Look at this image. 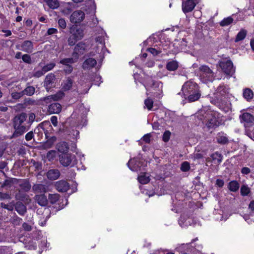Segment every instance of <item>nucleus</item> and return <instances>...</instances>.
I'll return each instance as SVG.
<instances>
[{
	"label": "nucleus",
	"mask_w": 254,
	"mask_h": 254,
	"mask_svg": "<svg viewBox=\"0 0 254 254\" xmlns=\"http://www.w3.org/2000/svg\"><path fill=\"white\" fill-rule=\"evenodd\" d=\"M27 114L22 112L16 115L12 119V127L14 132L10 136V138H15L22 135L29 129V126L23 125V123L27 119Z\"/></svg>",
	"instance_id": "obj_1"
},
{
	"label": "nucleus",
	"mask_w": 254,
	"mask_h": 254,
	"mask_svg": "<svg viewBox=\"0 0 254 254\" xmlns=\"http://www.w3.org/2000/svg\"><path fill=\"white\" fill-rule=\"evenodd\" d=\"M17 182L19 183L20 190H19V193L16 195V197L17 199L23 200L27 195L21 193V191L25 192H28L31 188V185L28 179L18 180Z\"/></svg>",
	"instance_id": "obj_2"
},
{
	"label": "nucleus",
	"mask_w": 254,
	"mask_h": 254,
	"mask_svg": "<svg viewBox=\"0 0 254 254\" xmlns=\"http://www.w3.org/2000/svg\"><path fill=\"white\" fill-rule=\"evenodd\" d=\"M200 76L205 82H212L214 79V73L206 65H202L199 67Z\"/></svg>",
	"instance_id": "obj_3"
},
{
	"label": "nucleus",
	"mask_w": 254,
	"mask_h": 254,
	"mask_svg": "<svg viewBox=\"0 0 254 254\" xmlns=\"http://www.w3.org/2000/svg\"><path fill=\"white\" fill-rule=\"evenodd\" d=\"M205 125L208 129L215 128L219 127V122L212 112L206 113L204 117Z\"/></svg>",
	"instance_id": "obj_4"
},
{
	"label": "nucleus",
	"mask_w": 254,
	"mask_h": 254,
	"mask_svg": "<svg viewBox=\"0 0 254 254\" xmlns=\"http://www.w3.org/2000/svg\"><path fill=\"white\" fill-rule=\"evenodd\" d=\"M219 66L226 74L232 76L235 72V68L231 60H223L219 62Z\"/></svg>",
	"instance_id": "obj_5"
},
{
	"label": "nucleus",
	"mask_w": 254,
	"mask_h": 254,
	"mask_svg": "<svg viewBox=\"0 0 254 254\" xmlns=\"http://www.w3.org/2000/svg\"><path fill=\"white\" fill-rule=\"evenodd\" d=\"M199 88L198 85L194 82L189 80L186 82L182 86V91L184 96L186 97L189 93L193 92Z\"/></svg>",
	"instance_id": "obj_6"
},
{
	"label": "nucleus",
	"mask_w": 254,
	"mask_h": 254,
	"mask_svg": "<svg viewBox=\"0 0 254 254\" xmlns=\"http://www.w3.org/2000/svg\"><path fill=\"white\" fill-rule=\"evenodd\" d=\"M56 76L53 73H50L46 76L44 81V86L47 91L55 87Z\"/></svg>",
	"instance_id": "obj_7"
},
{
	"label": "nucleus",
	"mask_w": 254,
	"mask_h": 254,
	"mask_svg": "<svg viewBox=\"0 0 254 254\" xmlns=\"http://www.w3.org/2000/svg\"><path fill=\"white\" fill-rule=\"evenodd\" d=\"M16 48L27 53H32L34 49L33 42L30 40L24 41L20 45H16Z\"/></svg>",
	"instance_id": "obj_8"
},
{
	"label": "nucleus",
	"mask_w": 254,
	"mask_h": 254,
	"mask_svg": "<svg viewBox=\"0 0 254 254\" xmlns=\"http://www.w3.org/2000/svg\"><path fill=\"white\" fill-rule=\"evenodd\" d=\"M85 18V14L81 10L74 11L70 16V21L71 23L77 24L80 23Z\"/></svg>",
	"instance_id": "obj_9"
},
{
	"label": "nucleus",
	"mask_w": 254,
	"mask_h": 254,
	"mask_svg": "<svg viewBox=\"0 0 254 254\" xmlns=\"http://www.w3.org/2000/svg\"><path fill=\"white\" fill-rule=\"evenodd\" d=\"M59 157L60 163L64 167L69 166L73 159L72 155L68 153L61 154Z\"/></svg>",
	"instance_id": "obj_10"
},
{
	"label": "nucleus",
	"mask_w": 254,
	"mask_h": 254,
	"mask_svg": "<svg viewBox=\"0 0 254 254\" xmlns=\"http://www.w3.org/2000/svg\"><path fill=\"white\" fill-rule=\"evenodd\" d=\"M85 44L83 42L78 43L74 47V51L72 53V57L76 60H78L79 55L84 54L85 50Z\"/></svg>",
	"instance_id": "obj_11"
},
{
	"label": "nucleus",
	"mask_w": 254,
	"mask_h": 254,
	"mask_svg": "<svg viewBox=\"0 0 254 254\" xmlns=\"http://www.w3.org/2000/svg\"><path fill=\"white\" fill-rule=\"evenodd\" d=\"M195 5L194 0H187L182 3V10L185 13H187L192 11Z\"/></svg>",
	"instance_id": "obj_12"
},
{
	"label": "nucleus",
	"mask_w": 254,
	"mask_h": 254,
	"mask_svg": "<svg viewBox=\"0 0 254 254\" xmlns=\"http://www.w3.org/2000/svg\"><path fill=\"white\" fill-rule=\"evenodd\" d=\"M55 186L57 190L59 192H66L69 189V184L64 180H60L56 182Z\"/></svg>",
	"instance_id": "obj_13"
},
{
	"label": "nucleus",
	"mask_w": 254,
	"mask_h": 254,
	"mask_svg": "<svg viewBox=\"0 0 254 254\" xmlns=\"http://www.w3.org/2000/svg\"><path fill=\"white\" fill-rule=\"evenodd\" d=\"M74 83L73 77H67L62 82L61 86L64 91H67L71 89Z\"/></svg>",
	"instance_id": "obj_14"
},
{
	"label": "nucleus",
	"mask_w": 254,
	"mask_h": 254,
	"mask_svg": "<svg viewBox=\"0 0 254 254\" xmlns=\"http://www.w3.org/2000/svg\"><path fill=\"white\" fill-rule=\"evenodd\" d=\"M201 96V91L198 89L193 92L189 93L188 95H186L185 97V99L188 100L189 102H192L198 100Z\"/></svg>",
	"instance_id": "obj_15"
},
{
	"label": "nucleus",
	"mask_w": 254,
	"mask_h": 254,
	"mask_svg": "<svg viewBox=\"0 0 254 254\" xmlns=\"http://www.w3.org/2000/svg\"><path fill=\"white\" fill-rule=\"evenodd\" d=\"M70 32L78 40L81 39L84 36L83 30L77 26H73L70 28Z\"/></svg>",
	"instance_id": "obj_16"
},
{
	"label": "nucleus",
	"mask_w": 254,
	"mask_h": 254,
	"mask_svg": "<svg viewBox=\"0 0 254 254\" xmlns=\"http://www.w3.org/2000/svg\"><path fill=\"white\" fill-rule=\"evenodd\" d=\"M44 133L45 134L47 141L43 144V147L45 149L50 148L52 147L54 142L56 141L57 137L55 136L49 137L48 135V132L47 130L44 131Z\"/></svg>",
	"instance_id": "obj_17"
},
{
	"label": "nucleus",
	"mask_w": 254,
	"mask_h": 254,
	"mask_svg": "<svg viewBox=\"0 0 254 254\" xmlns=\"http://www.w3.org/2000/svg\"><path fill=\"white\" fill-rule=\"evenodd\" d=\"M127 165L128 168L132 171L140 170V162L135 158L130 159Z\"/></svg>",
	"instance_id": "obj_18"
},
{
	"label": "nucleus",
	"mask_w": 254,
	"mask_h": 254,
	"mask_svg": "<svg viewBox=\"0 0 254 254\" xmlns=\"http://www.w3.org/2000/svg\"><path fill=\"white\" fill-rule=\"evenodd\" d=\"M62 110V106L57 102H54L48 106V112L50 114H59Z\"/></svg>",
	"instance_id": "obj_19"
},
{
	"label": "nucleus",
	"mask_w": 254,
	"mask_h": 254,
	"mask_svg": "<svg viewBox=\"0 0 254 254\" xmlns=\"http://www.w3.org/2000/svg\"><path fill=\"white\" fill-rule=\"evenodd\" d=\"M35 200L42 206H46L48 204V200L44 194H36L34 196Z\"/></svg>",
	"instance_id": "obj_20"
},
{
	"label": "nucleus",
	"mask_w": 254,
	"mask_h": 254,
	"mask_svg": "<svg viewBox=\"0 0 254 254\" xmlns=\"http://www.w3.org/2000/svg\"><path fill=\"white\" fill-rule=\"evenodd\" d=\"M32 190L35 193H45L47 191V187L42 184H34L32 186Z\"/></svg>",
	"instance_id": "obj_21"
},
{
	"label": "nucleus",
	"mask_w": 254,
	"mask_h": 254,
	"mask_svg": "<svg viewBox=\"0 0 254 254\" xmlns=\"http://www.w3.org/2000/svg\"><path fill=\"white\" fill-rule=\"evenodd\" d=\"M216 139L218 143L222 145L226 144L229 142V140L226 134L223 132L217 133Z\"/></svg>",
	"instance_id": "obj_22"
},
{
	"label": "nucleus",
	"mask_w": 254,
	"mask_h": 254,
	"mask_svg": "<svg viewBox=\"0 0 254 254\" xmlns=\"http://www.w3.org/2000/svg\"><path fill=\"white\" fill-rule=\"evenodd\" d=\"M241 121L247 124H251L254 122V116L249 113H244L240 116Z\"/></svg>",
	"instance_id": "obj_23"
},
{
	"label": "nucleus",
	"mask_w": 254,
	"mask_h": 254,
	"mask_svg": "<svg viewBox=\"0 0 254 254\" xmlns=\"http://www.w3.org/2000/svg\"><path fill=\"white\" fill-rule=\"evenodd\" d=\"M97 64L96 60L93 58H88L83 63L82 67L84 69H90Z\"/></svg>",
	"instance_id": "obj_24"
},
{
	"label": "nucleus",
	"mask_w": 254,
	"mask_h": 254,
	"mask_svg": "<svg viewBox=\"0 0 254 254\" xmlns=\"http://www.w3.org/2000/svg\"><path fill=\"white\" fill-rule=\"evenodd\" d=\"M57 149L58 151L62 154L66 153L69 150V146L67 142L65 141H62L58 143L56 146Z\"/></svg>",
	"instance_id": "obj_25"
},
{
	"label": "nucleus",
	"mask_w": 254,
	"mask_h": 254,
	"mask_svg": "<svg viewBox=\"0 0 254 254\" xmlns=\"http://www.w3.org/2000/svg\"><path fill=\"white\" fill-rule=\"evenodd\" d=\"M15 209L18 213L21 216L24 215L27 211L26 207L20 201L16 202L15 204Z\"/></svg>",
	"instance_id": "obj_26"
},
{
	"label": "nucleus",
	"mask_w": 254,
	"mask_h": 254,
	"mask_svg": "<svg viewBox=\"0 0 254 254\" xmlns=\"http://www.w3.org/2000/svg\"><path fill=\"white\" fill-rule=\"evenodd\" d=\"M60 176V172L58 169H51L47 173V178L51 180L58 179Z\"/></svg>",
	"instance_id": "obj_27"
},
{
	"label": "nucleus",
	"mask_w": 254,
	"mask_h": 254,
	"mask_svg": "<svg viewBox=\"0 0 254 254\" xmlns=\"http://www.w3.org/2000/svg\"><path fill=\"white\" fill-rule=\"evenodd\" d=\"M146 89L149 87H157L159 86V83L155 81L151 77H148L146 79L145 83L144 84Z\"/></svg>",
	"instance_id": "obj_28"
},
{
	"label": "nucleus",
	"mask_w": 254,
	"mask_h": 254,
	"mask_svg": "<svg viewBox=\"0 0 254 254\" xmlns=\"http://www.w3.org/2000/svg\"><path fill=\"white\" fill-rule=\"evenodd\" d=\"M43 1L49 7V8L55 9L60 6V2L58 0H43Z\"/></svg>",
	"instance_id": "obj_29"
},
{
	"label": "nucleus",
	"mask_w": 254,
	"mask_h": 254,
	"mask_svg": "<svg viewBox=\"0 0 254 254\" xmlns=\"http://www.w3.org/2000/svg\"><path fill=\"white\" fill-rule=\"evenodd\" d=\"M178 63L176 61H172L167 63L166 68L169 71H175L178 68Z\"/></svg>",
	"instance_id": "obj_30"
},
{
	"label": "nucleus",
	"mask_w": 254,
	"mask_h": 254,
	"mask_svg": "<svg viewBox=\"0 0 254 254\" xmlns=\"http://www.w3.org/2000/svg\"><path fill=\"white\" fill-rule=\"evenodd\" d=\"M247 34V31L244 29H242L237 34L235 40V42H238L239 41H242L246 38Z\"/></svg>",
	"instance_id": "obj_31"
},
{
	"label": "nucleus",
	"mask_w": 254,
	"mask_h": 254,
	"mask_svg": "<svg viewBox=\"0 0 254 254\" xmlns=\"http://www.w3.org/2000/svg\"><path fill=\"white\" fill-rule=\"evenodd\" d=\"M64 96V94L60 92L53 95L46 97L44 98L43 100L45 102H47L48 100L51 99H53L54 101H58L62 98Z\"/></svg>",
	"instance_id": "obj_32"
},
{
	"label": "nucleus",
	"mask_w": 254,
	"mask_h": 254,
	"mask_svg": "<svg viewBox=\"0 0 254 254\" xmlns=\"http://www.w3.org/2000/svg\"><path fill=\"white\" fill-rule=\"evenodd\" d=\"M18 181V179L16 178H10L9 179L5 180L1 185L2 188H9L11 187L12 185Z\"/></svg>",
	"instance_id": "obj_33"
},
{
	"label": "nucleus",
	"mask_w": 254,
	"mask_h": 254,
	"mask_svg": "<svg viewBox=\"0 0 254 254\" xmlns=\"http://www.w3.org/2000/svg\"><path fill=\"white\" fill-rule=\"evenodd\" d=\"M35 91V88L32 86H27L23 90L22 92L24 95L31 96L33 95Z\"/></svg>",
	"instance_id": "obj_34"
},
{
	"label": "nucleus",
	"mask_w": 254,
	"mask_h": 254,
	"mask_svg": "<svg viewBox=\"0 0 254 254\" xmlns=\"http://www.w3.org/2000/svg\"><path fill=\"white\" fill-rule=\"evenodd\" d=\"M239 184L235 181H231L229 184V189L233 192H236L239 189Z\"/></svg>",
	"instance_id": "obj_35"
},
{
	"label": "nucleus",
	"mask_w": 254,
	"mask_h": 254,
	"mask_svg": "<svg viewBox=\"0 0 254 254\" xmlns=\"http://www.w3.org/2000/svg\"><path fill=\"white\" fill-rule=\"evenodd\" d=\"M77 60L73 57L72 58L63 59L60 61V63L65 65H70L69 64L75 63Z\"/></svg>",
	"instance_id": "obj_36"
},
{
	"label": "nucleus",
	"mask_w": 254,
	"mask_h": 254,
	"mask_svg": "<svg viewBox=\"0 0 254 254\" xmlns=\"http://www.w3.org/2000/svg\"><path fill=\"white\" fill-rule=\"evenodd\" d=\"M233 21L234 19L231 16H229L224 18L220 22V25L222 27L227 26L231 24Z\"/></svg>",
	"instance_id": "obj_37"
},
{
	"label": "nucleus",
	"mask_w": 254,
	"mask_h": 254,
	"mask_svg": "<svg viewBox=\"0 0 254 254\" xmlns=\"http://www.w3.org/2000/svg\"><path fill=\"white\" fill-rule=\"evenodd\" d=\"M60 195L58 193L49 194L48 196V200L52 204L56 203L60 198Z\"/></svg>",
	"instance_id": "obj_38"
},
{
	"label": "nucleus",
	"mask_w": 254,
	"mask_h": 254,
	"mask_svg": "<svg viewBox=\"0 0 254 254\" xmlns=\"http://www.w3.org/2000/svg\"><path fill=\"white\" fill-rule=\"evenodd\" d=\"M243 96L247 100H250L253 97V92L250 89L247 88L243 92Z\"/></svg>",
	"instance_id": "obj_39"
},
{
	"label": "nucleus",
	"mask_w": 254,
	"mask_h": 254,
	"mask_svg": "<svg viewBox=\"0 0 254 254\" xmlns=\"http://www.w3.org/2000/svg\"><path fill=\"white\" fill-rule=\"evenodd\" d=\"M211 157L213 161H217L218 164L222 162L223 156L217 152L212 154Z\"/></svg>",
	"instance_id": "obj_40"
},
{
	"label": "nucleus",
	"mask_w": 254,
	"mask_h": 254,
	"mask_svg": "<svg viewBox=\"0 0 254 254\" xmlns=\"http://www.w3.org/2000/svg\"><path fill=\"white\" fill-rule=\"evenodd\" d=\"M226 87L224 85L221 84L217 87L215 93L217 95H222L226 93Z\"/></svg>",
	"instance_id": "obj_41"
},
{
	"label": "nucleus",
	"mask_w": 254,
	"mask_h": 254,
	"mask_svg": "<svg viewBox=\"0 0 254 254\" xmlns=\"http://www.w3.org/2000/svg\"><path fill=\"white\" fill-rule=\"evenodd\" d=\"M56 66V64L54 63H50L47 64L42 67V69L45 73L51 70Z\"/></svg>",
	"instance_id": "obj_42"
},
{
	"label": "nucleus",
	"mask_w": 254,
	"mask_h": 254,
	"mask_svg": "<svg viewBox=\"0 0 254 254\" xmlns=\"http://www.w3.org/2000/svg\"><path fill=\"white\" fill-rule=\"evenodd\" d=\"M138 180L140 184H146L150 181V179L148 176L141 175L138 177Z\"/></svg>",
	"instance_id": "obj_43"
},
{
	"label": "nucleus",
	"mask_w": 254,
	"mask_h": 254,
	"mask_svg": "<svg viewBox=\"0 0 254 254\" xmlns=\"http://www.w3.org/2000/svg\"><path fill=\"white\" fill-rule=\"evenodd\" d=\"M250 192V190L247 186L243 185L241 188V193L243 196L248 195Z\"/></svg>",
	"instance_id": "obj_44"
},
{
	"label": "nucleus",
	"mask_w": 254,
	"mask_h": 254,
	"mask_svg": "<svg viewBox=\"0 0 254 254\" xmlns=\"http://www.w3.org/2000/svg\"><path fill=\"white\" fill-rule=\"evenodd\" d=\"M57 21L59 28L62 29H65L66 27V22L64 18H60Z\"/></svg>",
	"instance_id": "obj_45"
},
{
	"label": "nucleus",
	"mask_w": 254,
	"mask_h": 254,
	"mask_svg": "<svg viewBox=\"0 0 254 254\" xmlns=\"http://www.w3.org/2000/svg\"><path fill=\"white\" fill-rule=\"evenodd\" d=\"M44 74L45 72H44L42 68L41 70H35V69H34L32 72V76L36 78H39L43 75Z\"/></svg>",
	"instance_id": "obj_46"
},
{
	"label": "nucleus",
	"mask_w": 254,
	"mask_h": 254,
	"mask_svg": "<svg viewBox=\"0 0 254 254\" xmlns=\"http://www.w3.org/2000/svg\"><path fill=\"white\" fill-rule=\"evenodd\" d=\"M190 169V163L188 162L185 161L182 163L181 166V170L183 172H187Z\"/></svg>",
	"instance_id": "obj_47"
},
{
	"label": "nucleus",
	"mask_w": 254,
	"mask_h": 254,
	"mask_svg": "<svg viewBox=\"0 0 254 254\" xmlns=\"http://www.w3.org/2000/svg\"><path fill=\"white\" fill-rule=\"evenodd\" d=\"M171 134V133L169 130H166L162 136V140L163 141L165 142H168L170 138Z\"/></svg>",
	"instance_id": "obj_48"
},
{
	"label": "nucleus",
	"mask_w": 254,
	"mask_h": 254,
	"mask_svg": "<svg viewBox=\"0 0 254 254\" xmlns=\"http://www.w3.org/2000/svg\"><path fill=\"white\" fill-rule=\"evenodd\" d=\"M11 96L12 99L15 100H18L24 96L22 91L19 92H12L11 94Z\"/></svg>",
	"instance_id": "obj_49"
},
{
	"label": "nucleus",
	"mask_w": 254,
	"mask_h": 254,
	"mask_svg": "<svg viewBox=\"0 0 254 254\" xmlns=\"http://www.w3.org/2000/svg\"><path fill=\"white\" fill-rule=\"evenodd\" d=\"M56 151L50 150L47 152L46 157L49 161L53 160L56 156Z\"/></svg>",
	"instance_id": "obj_50"
},
{
	"label": "nucleus",
	"mask_w": 254,
	"mask_h": 254,
	"mask_svg": "<svg viewBox=\"0 0 254 254\" xmlns=\"http://www.w3.org/2000/svg\"><path fill=\"white\" fill-rule=\"evenodd\" d=\"M25 165H26V163H25L24 160L19 159V160H17L16 161H15V162L14 163V167H15L16 168H20L21 167H22Z\"/></svg>",
	"instance_id": "obj_51"
},
{
	"label": "nucleus",
	"mask_w": 254,
	"mask_h": 254,
	"mask_svg": "<svg viewBox=\"0 0 254 254\" xmlns=\"http://www.w3.org/2000/svg\"><path fill=\"white\" fill-rule=\"evenodd\" d=\"M153 104V101L151 99L147 98L144 101V104L149 110H150L152 109Z\"/></svg>",
	"instance_id": "obj_52"
},
{
	"label": "nucleus",
	"mask_w": 254,
	"mask_h": 254,
	"mask_svg": "<svg viewBox=\"0 0 254 254\" xmlns=\"http://www.w3.org/2000/svg\"><path fill=\"white\" fill-rule=\"evenodd\" d=\"M22 59L23 62L28 64H31L32 63L31 58L30 56L28 54H24L22 56Z\"/></svg>",
	"instance_id": "obj_53"
},
{
	"label": "nucleus",
	"mask_w": 254,
	"mask_h": 254,
	"mask_svg": "<svg viewBox=\"0 0 254 254\" xmlns=\"http://www.w3.org/2000/svg\"><path fill=\"white\" fill-rule=\"evenodd\" d=\"M78 40L76 39V38L72 34L68 38L67 42L69 46H73L75 45V43Z\"/></svg>",
	"instance_id": "obj_54"
},
{
	"label": "nucleus",
	"mask_w": 254,
	"mask_h": 254,
	"mask_svg": "<svg viewBox=\"0 0 254 254\" xmlns=\"http://www.w3.org/2000/svg\"><path fill=\"white\" fill-rule=\"evenodd\" d=\"M11 195L8 193L0 192V200L10 199Z\"/></svg>",
	"instance_id": "obj_55"
},
{
	"label": "nucleus",
	"mask_w": 254,
	"mask_h": 254,
	"mask_svg": "<svg viewBox=\"0 0 254 254\" xmlns=\"http://www.w3.org/2000/svg\"><path fill=\"white\" fill-rule=\"evenodd\" d=\"M147 51L152 54L154 56L158 55L160 53H161V51H158L153 48H149L147 49Z\"/></svg>",
	"instance_id": "obj_56"
},
{
	"label": "nucleus",
	"mask_w": 254,
	"mask_h": 254,
	"mask_svg": "<svg viewBox=\"0 0 254 254\" xmlns=\"http://www.w3.org/2000/svg\"><path fill=\"white\" fill-rule=\"evenodd\" d=\"M96 42L102 45V47H103L105 45L104 38L101 36L97 37L95 39Z\"/></svg>",
	"instance_id": "obj_57"
},
{
	"label": "nucleus",
	"mask_w": 254,
	"mask_h": 254,
	"mask_svg": "<svg viewBox=\"0 0 254 254\" xmlns=\"http://www.w3.org/2000/svg\"><path fill=\"white\" fill-rule=\"evenodd\" d=\"M64 71L66 74H69L73 71V67L71 65H65L64 69Z\"/></svg>",
	"instance_id": "obj_58"
},
{
	"label": "nucleus",
	"mask_w": 254,
	"mask_h": 254,
	"mask_svg": "<svg viewBox=\"0 0 254 254\" xmlns=\"http://www.w3.org/2000/svg\"><path fill=\"white\" fill-rule=\"evenodd\" d=\"M22 219L17 215L14 216L12 219V222L15 225H19L22 221Z\"/></svg>",
	"instance_id": "obj_59"
},
{
	"label": "nucleus",
	"mask_w": 254,
	"mask_h": 254,
	"mask_svg": "<svg viewBox=\"0 0 254 254\" xmlns=\"http://www.w3.org/2000/svg\"><path fill=\"white\" fill-rule=\"evenodd\" d=\"M34 137V133L32 131H29L25 135V138L26 141H30Z\"/></svg>",
	"instance_id": "obj_60"
},
{
	"label": "nucleus",
	"mask_w": 254,
	"mask_h": 254,
	"mask_svg": "<svg viewBox=\"0 0 254 254\" xmlns=\"http://www.w3.org/2000/svg\"><path fill=\"white\" fill-rule=\"evenodd\" d=\"M58 33V30L56 28H50L48 29L46 35H51L54 34H56Z\"/></svg>",
	"instance_id": "obj_61"
},
{
	"label": "nucleus",
	"mask_w": 254,
	"mask_h": 254,
	"mask_svg": "<svg viewBox=\"0 0 254 254\" xmlns=\"http://www.w3.org/2000/svg\"><path fill=\"white\" fill-rule=\"evenodd\" d=\"M102 77L99 75H96L94 78V82L95 84L97 85L98 86H99L101 83L102 82V81L101 80Z\"/></svg>",
	"instance_id": "obj_62"
},
{
	"label": "nucleus",
	"mask_w": 254,
	"mask_h": 254,
	"mask_svg": "<svg viewBox=\"0 0 254 254\" xmlns=\"http://www.w3.org/2000/svg\"><path fill=\"white\" fill-rule=\"evenodd\" d=\"M35 119V115L33 113H31L29 115V119L28 123L30 125L34 121Z\"/></svg>",
	"instance_id": "obj_63"
},
{
	"label": "nucleus",
	"mask_w": 254,
	"mask_h": 254,
	"mask_svg": "<svg viewBox=\"0 0 254 254\" xmlns=\"http://www.w3.org/2000/svg\"><path fill=\"white\" fill-rule=\"evenodd\" d=\"M22 228L26 231H30L32 230L31 226L26 222L22 224Z\"/></svg>",
	"instance_id": "obj_64"
}]
</instances>
